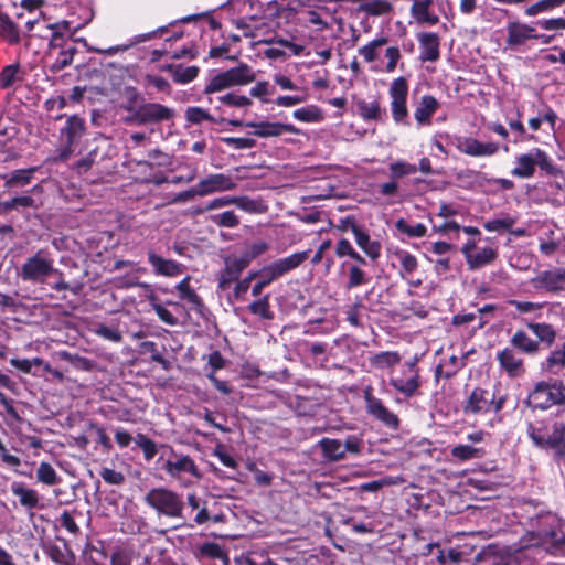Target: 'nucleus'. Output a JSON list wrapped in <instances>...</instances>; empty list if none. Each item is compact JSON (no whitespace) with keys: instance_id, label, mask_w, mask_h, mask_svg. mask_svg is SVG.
Masks as SVG:
<instances>
[{"instance_id":"nucleus-59","label":"nucleus","mask_w":565,"mask_h":565,"mask_svg":"<svg viewBox=\"0 0 565 565\" xmlns=\"http://www.w3.org/2000/svg\"><path fill=\"white\" fill-rule=\"evenodd\" d=\"M100 477L108 484L119 486L125 482L124 473L110 468H103L100 471Z\"/></svg>"},{"instance_id":"nucleus-58","label":"nucleus","mask_w":565,"mask_h":565,"mask_svg":"<svg viewBox=\"0 0 565 565\" xmlns=\"http://www.w3.org/2000/svg\"><path fill=\"white\" fill-rule=\"evenodd\" d=\"M515 223L512 217L493 218L484 223V228L489 232L505 231L509 230Z\"/></svg>"},{"instance_id":"nucleus-5","label":"nucleus","mask_w":565,"mask_h":565,"mask_svg":"<svg viewBox=\"0 0 565 565\" xmlns=\"http://www.w3.org/2000/svg\"><path fill=\"white\" fill-rule=\"evenodd\" d=\"M55 273L57 270L54 268L53 259L41 249L25 259L18 275L23 281L43 284Z\"/></svg>"},{"instance_id":"nucleus-17","label":"nucleus","mask_w":565,"mask_h":565,"mask_svg":"<svg viewBox=\"0 0 565 565\" xmlns=\"http://www.w3.org/2000/svg\"><path fill=\"white\" fill-rule=\"evenodd\" d=\"M533 38H536L535 29L525 23L510 22L507 25L505 43L510 47L524 45L529 40H532Z\"/></svg>"},{"instance_id":"nucleus-4","label":"nucleus","mask_w":565,"mask_h":565,"mask_svg":"<svg viewBox=\"0 0 565 565\" xmlns=\"http://www.w3.org/2000/svg\"><path fill=\"white\" fill-rule=\"evenodd\" d=\"M163 469L171 479L177 480L182 487H189L193 483L189 477L195 480H201L203 477L193 458L175 451H171Z\"/></svg>"},{"instance_id":"nucleus-25","label":"nucleus","mask_w":565,"mask_h":565,"mask_svg":"<svg viewBox=\"0 0 565 565\" xmlns=\"http://www.w3.org/2000/svg\"><path fill=\"white\" fill-rule=\"evenodd\" d=\"M512 348L520 350L521 352L534 355L540 350V343L533 340L525 331L518 330L510 339Z\"/></svg>"},{"instance_id":"nucleus-60","label":"nucleus","mask_w":565,"mask_h":565,"mask_svg":"<svg viewBox=\"0 0 565 565\" xmlns=\"http://www.w3.org/2000/svg\"><path fill=\"white\" fill-rule=\"evenodd\" d=\"M287 273H289V270L282 258L265 267V275H271V278H275V280Z\"/></svg>"},{"instance_id":"nucleus-32","label":"nucleus","mask_w":565,"mask_h":565,"mask_svg":"<svg viewBox=\"0 0 565 565\" xmlns=\"http://www.w3.org/2000/svg\"><path fill=\"white\" fill-rule=\"evenodd\" d=\"M529 330L537 338L539 342L552 345L556 339L555 329L548 323L529 322L526 323Z\"/></svg>"},{"instance_id":"nucleus-48","label":"nucleus","mask_w":565,"mask_h":565,"mask_svg":"<svg viewBox=\"0 0 565 565\" xmlns=\"http://www.w3.org/2000/svg\"><path fill=\"white\" fill-rule=\"evenodd\" d=\"M394 255L405 274L411 275L417 269V259L411 253L406 250H396Z\"/></svg>"},{"instance_id":"nucleus-21","label":"nucleus","mask_w":565,"mask_h":565,"mask_svg":"<svg viewBox=\"0 0 565 565\" xmlns=\"http://www.w3.org/2000/svg\"><path fill=\"white\" fill-rule=\"evenodd\" d=\"M420 60L435 62L439 58V38L436 33L422 32L417 35Z\"/></svg>"},{"instance_id":"nucleus-11","label":"nucleus","mask_w":565,"mask_h":565,"mask_svg":"<svg viewBox=\"0 0 565 565\" xmlns=\"http://www.w3.org/2000/svg\"><path fill=\"white\" fill-rule=\"evenodd\" d=\"M462 254L467 260V265L470 270L479 269L486 265L493 263L498 253L492 247H483L477 249L476 243L473 241H469L461 248Z\"/></svg>"},{"instance_id":"nucleus-38","label":"nucleus","mask_w":565,"mask_h":565,"mask_svg":"<svg viewBox=\"0 0 565 565\" xmlns=\"http://www.w3.org/2000/svg\"><path fill=\"white\" fill-rule=\"evenodd\" d=\"M401 361V355L394 351L380 352L370 359V363L380 370L393 366Z\"/></svg>"},{"instance_id":"nucleus-34","label":"nucleus","mask_w":565,"mask_h":565,"mask_svg":"<svg viewBox=\"0 0 565 565\" xmlns=\"http://www.w3.org/2000/svg\"><path fill=\"white\" fill-rule=\"evenodd\" d=\"M295 119L301 122H320L323 119V113L317 105H308L298 108L292 113Z\"/></svg>"},{"instance_id":"nucleus-54","label":"nucleus","mask_w":565,"mask_h":565,"mask_svg":"<svg viewBox=\"0 0 565 565\" xmlns=\"http://www.w3.org/2000/svg\"><path fill=\"white\" fill-rule=\"evenodd\" d=\"M185 118L189 122L199 125L204 120L214 121V118L204 109L200 107H189L185 110Z\"/></svg>"},{"instance_id":"nucleus-20","label":"nucleus","mask_w":565,"mask_h":565,"mask_svg":"<svg viewBox=\"0 0 565 565\" xmlns=\"http://www.w3.org/2000/svg\"><path fill=\"white\" fill-rule=\"evenodd\" d=\"M351 231L354 235L356 245L367 257L375 260L381 256L382 247L379 241L371 239L370 235L355 224L351 226Z\"/></svg>"},{"instance_id":"nucleus-30","label":"nucleus","mask_w":565,"mask_h":565,"mask_svg":"<svg viewBox=\"0 0 565 565\" xmlns=\"http://www.w3.org/2000/svg\"><path fill=\"white\" fill-rule=\"evenodd\" d=\"M233 86H244L255 81V73L247 64H239L226 71Z\"/></svg>"},{"instance_id":"nucleus-43","label":"nucleus","mask_w":565,"mask_h":565,"mask_svg":"<svg viewBox=\"0 0 565 565\" xmlns=\"http://www.w3.org/2000/svg\"><path fill=\"white\" fill-rule=\"evenodd\" d=\"M395 227L403 234L409 237H424L427 233V228L423 223L409 224L404 218H399L395 223Z\"/></svg>"},{"instance_id":"nucleus-56","label":"nucleus","mask_w":565,"mask_h":565,"mask_svg":"<svg viewBox=\"0 0 565 565\" xmlns=\"http://www.w3.org/2000/svg\"><path fill=\"white\" fill-rule=\"evenodd\" d=\"M221 140L236 150L252 149L256 145V141L250 138L224 137Z\"/></svg>"},{"instance_id":"nucleus-24","label":"nucleus","mask_w":565,"mask_h":565,"mask_svg":"<svg viewBox=\"0 0 565 565\" xmlns=\"http://www.w3.org/2000/svg\"><path fill=\"white\" fill-rule=\"evenodd\" d=\"M438 107L439 103L434 96L425 95L420 98L415 109L414 117L418 124H429L430 117L435 114Z\"/></svg>"},{"instance_id":"nucleus-29","label":"nucleus","mask_w":565,"mask_h":565,"mask_svg":"<svg viewBox=\"0 0 565 565\" xmlns=\"http://www.w3.org/2000/svg\"><path fill=\"white\" fill-rule=\"evenodd\" d=\"M323 457L329 461H339L344 459L342 441L332 438H323L319 441Z\"/></svg>"},{"instance_id":"nucleus-37","label":"nucleus","mask_w":565,"mask_h":565,"mask_svg":"<svg viewBox=\"0 0 565 565\" xmlns=\"http://www.w3.org/2000/svg\"><path fill=\"white\" fill-rule=\"evenodd\" d=\"M175 289L178 290L180 298L190 302L194 309L199 310L202 307L201 298L190 287V277L189 276H186L183 280H181L175 286Z\"/></svg>"},{"instance_id":"nucleus-10","label":"nucleus","mask_w":565,"mask_h":565,"mask_svg":"<svg viewBox=\"0 0 565 565\" xmlns=\"http://www.w3.org/2000/svg\"><path fill=\"white\" fill-rule=\"evenodd\" d=\"M531 284L536 290L558 294L565 290V267L543 270L531 279Z\"/></svg>"},{"instance_id":"nucleus-61","label":"nucleus","mask_w":565,"mask_h":565,"mask_svg":"<svg viewBox=\"0 0 565 565\" xmlns=\"http://www.w3.org/2000/svg\"><path fill=\"white\" fill-rule=\"evenodd\" d=\"M309 254H310V250H303V252H298V253H294L285 258H282L286 263V266L288 268V270H292L297 267H299L305 260L308 259L309 257Z\"/></svg>"},{"instance_id":"nucleus-40","label":"nucleus","mask_w":565,"mask_h":565,"mask_svg":"<svg viewBox=\"0 0 565 565\" xmlns=\"http://www.w3.org/2000/svg\"><path fill=\"white\" fill-rule=\"evenodd\" d=\"M209 221L218 227L234 228L239 224V217L234 211H224L209 216Z\"/></svg>"},{"instance_id":"nucleus-14","label":"nucleus","mask_w":565,"mask_h":565,"mask_svg":"<svg viewBox=\"0 0 565 565\" xmlns=\"http://www.w3.org/2000/svg\"><path fill=\"white\" fill-rule=\"evenodd\" d=\"M246 127L254 129V135L259 138L279 137L284 132L299 135L301 131L291 124H280L270 121H249Z\"/></svg>"},{"instance_id":"nucleus-64","label":"nucleus","mask_w":565,"mask_h":565,"mask_svg":"<svg viewBox=\"0 0 565 565\" xmlns=\"http://www.w3.org/2000/svg\"><path fill=\"white\" fill-rule=\"evenodd\" d=\"M250 257L243 256L237 259L227 260L226 268L230 269L235 276L239 277L241 273L248 266Z\"/></svg>"},{"instance_id":"nucleus-42","label":"nucleus","mask_w":565,"mask_h":565,"mask_svg":"<svg viewBox=\"0 0 565 565\" xmlns=\"http://www.w3.org/2000/svg\"><path fill=\"white\" fill-rule=\"evenodd\" d=\"M36 480L46 486H54L60 482L55 469L46 461H42L36 469Z\"/></svg>"},{"instance_id":"nucleus-49","label":"nucleus","mask_w":565,"mask_h":565,"mask_svg":"<svg viewBox=\"0 0 565 565\" xmlns=\"http://www.w3.org/2000/svg\"><path fill=\"white\" fill-rule=\"evenodd\" d=\"M218 100L227 106L236 107V108H247L252 105V99L244 95H238L235 93H227L221 97Z\"/></svg>"},{"instance_id":"nucleus-33","label":"nucleus","mask_w":565,"mask_h":565,"mask_svg":"<svg viewBox=\"0 0 565 565\" xmlns=\"http://www.w3.org/2000/svg\"><path fill=\"white\" fill-rule=\"evenodd\" d=\"M35 171L36 168L15 170L11 172L9 175L3 177V179L6 180L4 185L7 188L28 185L31 182Z\"/></svg>"},{"instance_id":"nucleus-44","label":"nucleus","mask_w":565,"mask_h":565,"mask_svg":"<svg viewBox=\"0 0 565 565\" xmlns=\"http://www.w3.org/2000/svg\"><path fill=\"white\" fill-rule=\"evenodd\" d=\"M199 554L201 557L222 559L225 565H228L230 563L227 554L217 543H204L203 545H201Z\"/></svg>"},{"instance_id":"nucleus-39","label":"nucleus","mask_w":565,"mask_h":565,"mask_svg":"<svg viewBox=\"0 0 565 565\" xmlns=\"http://www.w3.org/2000/svg\"><path fill=\"white\" fill-rule=\"evenodd\" d=\"M387 43L386 38H377L359 49V54L367 62H374L379 56V50Z\"/></svg>"},{"instance_id":"nucleus-18","label":"nucleus","mask_w":565,"mask_h":565,"mask_svg":"<svg viewBox=\"0 0 565 565\" xmlns=\"http://www.w3.org/2000/svg\"><path fill=\"white\" fill-rule=\"evenodd\" d=\"M458 149L471 157H490L498 152L499 146L495 142H481L475 138H465L459 142Z\"/></svg>"},{"instance_id":"nucleus-8","label":"nucleus","mask_w":565,"mask_h":565,"mask_svg":"<svg viewBox=\"0 0 565 565\" xmlns=\"http://www.w3.org/2000/svg\"><path fill=\"white\" fill-rule=\"evenodd\" d=\"M391 97V111L396 122L402 121L408 115L406 99L408 95V84L405 77L395 78L388 89Z\"/></svg>"},{"instance_id":"nucleus-55","label":"nucleus","mask_w":565,"mask_h":565,"mask_svg":"<svg viewBox=\"0 0 565 565\" xmlns=\"http://www.w3.org/2000/svg\"><path fill=\"white\" fill-rule=\"evenodd\" d=\"M136 444L143 451L146 460H151L156 456V443L148 438L147 436L139 434L136 438Z\"/></svg>"},{"instance_id":"nucleus-9","label":"nucleus","mask_w":565,"mask_h":565,"mask_svg":"<svg viewBox=\"0 0 565 565\" xmlns=\"http://www.w3.org/2000/svg\"><path fill=\"white\" fill-rule=\"evenodd\" d=\"M504 401V397H500L498 401H495L494 393L490 391L475 388L468 399L465 409L466 412H471L473 414L487 413L490 411L498 413L502 409Z\"/></svg>"},{"instance_id":"nucleus-12","label":"nucleus","mask_w":565,"mask_h":565,"mask_svg":"<svg viewBox=\"0 0 565 565\" xmlns=\"http://www.w3.org/2000/svg\"><path fill=\"white\" fill-rule=\"evenodd\" d=\"M391 385L406 397L414 396L419 386V374L414 363H406L401 376L392 377Z\"/></svg>"},{"instance_id":"nucleus-46","label":"nucleus","mask_w":565,"mask_h":565,"mask_svg":"<svg viewBox=\"0 0 565 565\" xmlns=\"http://www.w3.org/2000/svg\"><path fill=\"white\" fill-rule=\"evenodd\" d=\"M248 309L253 315L258 316L262 319L271 320L274 318V313L270 310L268 296H265L256 301H253L248 306Z\"/></svg>"},{"instance_id":"nucleus-26","label":"nucleus","mask_w":565,"mask_h":565,"mask_svg":"<svg viewBox=\"0 0 565 565\" xmlns=\"http://www.w3.org/2000/svg\"><path fill=\"white\" fill-rule=\"evenodd\" d=\"M163 71L169 72L173 81L178 84H188L195 79L199 75L200 68L198 66H186L168 64L162 67Z\"/></svg>"},{"instance_id":"nucleus-41","label":"nucleus","mask_w":565,"mask_h":565,"mask_svg":"<svg viewBox=\"0 0 565 565\" xmlns=\"http://www.w3.org/2000/svg\"><path fill=\"white\" fill-rule=\"evenodd\" d=\"M226 71L213 76L204 88L205 94H213L234 87Z\"/></svg>"},{"instance_id":"nucleus-7","label":"nucleus","mask_w":565,"mask_h":565,"mask_svg":"<svg viewBox=\"0 0 565 565\" xmlns=\"http://www.w3.org/2000/svg\"><path fill=\"white\" fill-rule=\"evenodd\" d=\"M127 109L132 111V115L125 119L126 122H134L137 125L169 120L174 115V111L171 108L158 103L142 104L137 109H132L131 107H128Z\"/></svg>"},{"instance_id":"nucleus-50","label":"nucleus","mask_w":565,"mask_h":565,"mask_svg":"<svg viewBox=\"0 0 565 565\" xmlns=\"http://www.w3.org/2000/svg\"><path fill=\"white\" fill-rule=\"evenodd\" d=\"M93 331L95 334L111 342L118 343L122 340V335L118 329L105 326L103 323L96 324Z\"/></svg>"},{"instance_id":"nucleus-51","label":"nucleus","mask_w":565,"mask_h":565,"mask_svg":"<svg viewBox=\"0 0 565 565\" xmlns=\"http://www.w3.org/2000/svg\"><path fill=\"white\" fill-rule=\"evenodd\" d=\"M360 10L372 15H381L391 10V4L383 0H375L362 3Z\"/></svg>"},{"instance_id":"nucleus-19","label":"nucleus","mask_w":565,"mask_h":565,"mask_svg":"<svg viewBox=\"0 0 565 565\" xmlns=\"http://www.w3.org/2000/svg\"><path fill=\"white\" fill-rule=\"evenodd\" d=\"M148 262L156 275L174 277L183 273L184 266L172 259H166L154 252H148Z\"/></svg>"},{"instance_id":"nucleus-6","label":"nucleus","mask_w":565,"mask_h":565,"mask_svg":"<svg viewBox=\"0 0 565 565\" xmlns=\"http://www.w3.org/2000/svg\"><path fill=\"white\" fill-rule=\"evenodd\" d=\"M536 166L548 174L557 172L547 154L539 148H533L530 152L516 157V166L512 169L511 173L514 177L527 179L534 174Z\"/></svg>"},{"instance_id":"nucleus-35","label":"nucleus","mask_w":565,"mask_h":565,"mask_svg":"<svg viewBox=\"0 0 565 565\" xmlns=\"http://www.w3.org/2000/svg\"><path fill=\"white\" fill-rule=\"evenodd\" d=\"M0 35L10 44H15L20 41V34L14 22L3 13H0Z\"/></svg>"},{"instance_id":"nucleus-52","label":"nucleus","mask_w":565,"mask_h":565,"mask_svg":"<svg viewBox=\"0 0 565 565\" xmlns=\"http://www.w3.org/2000/svg\"><path fill=\"white\" fill-rule=\"evenodd\" d=\"M367 280L366 274L358 265H351L349 267V280L347 282L348 289L364 285Z\"/></svg>"},{"instance_id":"nucleus-13","label":"nucleus","mask_w":565,"mask_h":565,"mask_svg":"<svg viewBox=\"0 0 565 565\" xmlns=\"http://www.w3.org/2000/svg\"><path fill=\"white\" fill-rule=\"evenodd\" d=\"M196 186L199 190V196H206L217 192L234 190L236 188V183L230 175L215 173L200 180Z\"/></svg>"},{"instance_id":"nucleus-27","label":"nucleus","mask_w":565,"mask_h":565,"mask_svg":"<svg viewBox=\"0 0 565 565\" xmlns=\"http://www.w3.org/2000/svg\"><path fill=\"white\" fill-rule=\"evenodd\" d=\"M356 107L359 116L366 121L382 120L385 116V110L381 108L377 100L367 102L360 99L356 102Z\"/></svg>"},{"instance_id":"nucleus-28","label":"nucleus","mask_w":565,"mask_h":565,"mask_svg":"<svg viewBox=\"0 0 565 565\" xmlns=\"http://www.w3.org/2000/svg\"><path fill=\"white\" fill-rule=\"evenodd\" d=\"M507 303L514 307L519 315L529 316L534 319L542 318V309L547 306V302H533L516 299H509Z\"/></svg>"},{"instance_id":"nucleus-53","label":"nucleus","mask_w":565,"mask_h":565,"mask_svg":"<svg viewBox=\"0 0 565 565\" xmlns=\"http://www.w3.org/2000/svg\"><path fill=\"white\" fill-rule=\"evenodd\" d=\"M390 171L393 179H399L415 173L417 171V167L405 161H396L391 163Z\"/></svg>"},{"instance_id":"nucleus-22","label":"nucleus","mask_w":565,"mask_h":565,"mask_svg":"<svg viewBox=\"0 0 565 565\" xmlns=\"http://www.w3.org/2000/svg\"><path fill=\"white\" fill-rule=\"evenodd\" d=\"M431 4L433 0H412L411 15L420 24H437L439 18L430 11Z\"/></svg>"},{"instance_id":"nucleus-2","label":"nucleus","mask_w":565,"mask_h":565,"mask_svg":"<svg viewBox=\"0 0 565 565\" xmlns=\"http://www.w3.org/2000/svg\"><path fill=\"white\" fill-rule=\"evenodd\" d=\"M526 404L533 409L558 407L565 411V384L559 380L537 382L530 392Z\"/></svg>"},{"instance_id":"nucleus-23","label":"nucleus","mask_w":565,"mask_h":565,"mask_svg":"<svg viewBox=\"0 0 565 565\" xmlns=\"http://www.w3.org/2000/svg\"><path fill=\"white\" fill-rule=\"evenodd\" d=\"M11 492L19 498L20 504L25 509L31 510L40 507V498L34 489L26 488L20 482H13Z\"/></svg>"},{"instance_id":"nucleus-63","label":"nucleus","mask_w":565,"mask_h":565,"mask_svg":"<svg viewBox=\"0 0 565 565\" xmlns=\"http://www.w3.org/2000/svg\"><path fill=\"white\" fill-rule=\"evenodd\" d=\"M19 67L15 65H9L3 68L0 75V85L3 88L11 86L17 77Z\"/></svg>"},{"instance_id":"nucleus-1","label":"nucleus","mask_w":565,"mask_h":565,"mask_svg":"<svg viewBox=\"0 0 565 565\" xmlns=\"http://www.w3.org/2000/svg\"><path fill=\"white\" fill-rule=\"evenodd\" d=\"M527 435L533 444L542 449H553L555 456L565 458V420H556L551 426L540 422L527 425Z\"/></svg>"},{"instance_id":"nucleus-15","label":"nucleus","mask_w":565,"mask_h":565,"mask_svg":"<svg viewBox=\"0 0 565 565\" xmlns=\"http://www.w3.org/2000/svg\"><path fill=\"white\" fill-rule=\"evenodd\" d=\"M366 409L369 414L391 428H397L399 420L397 415L384 406L381 399L374 397L370 391H365Z\"/></svg>"},{"instance_id":"nucleus-45","label":"nucleus","mask_w":565,"mask_h":565,"mask_svg":"<svg viewBox=\"0 0 565 565\" xmlns=\"http://www.w3.org/2000/svg\"><path fill=\"white\" fill-rule=\"evenodd\" d=\"M483 450L468 445H457L451 449V456L461 461L470 460L473 458H481Z\"/></svg>"},{"instance_id":"nucleus-31","label":"nucleus","mask_w":565,"mask_h":565,"mask_svg":"<svg viewBox=\"0 0 565 565\" xmlns=\"http://www.w3.org/2000/svg\"><path fill=\"white\" fill-rule=\"evenodd\" d=\"M85 129L84 120L78 116H71L64 128H62V136L66 137V143L73 145L79 138Z\"/></svg>"},{"instance_id":"nucleus-36","label":"nucleus","mask_w":565,"mask_h":565,"mask_svg":"<svg viewBox=\"0 0 565 565\" xmlns=\"http://www.w3.org/2000/svg\"><path fill=\"white\" fill-rule=\"evenodd\" d=\"M233 205L250 214H260L266 211V206L262 203V201L250 199L246 195L233 196Z\"/></svg>"},{"instance_id":"nucleus-57","label":"nucleus","mask_w":565,"mask_h":565,"mask_svg":"<svg viewBox=\"0 0 565 565\" xmlns=\"http://www.w3.org/2000/svg\"><path fill=\"white\" fill-rule=\"evenodd\" d=\"M227 205H233V196H221L211 200L204 207H200L195 211L196 214H202L209 211L222 209Z\"/></svg>"},{"instance_id":"nucleus-62","label":"nucleus","mask_w":565,"mask_h":565,"mask_svg":"<svg viewBox=\"0 0 565 565\" xmlns=\"http://www.w3.org/2000/svg\"><path fill=\"white\" fill-rule=\"evenodd\" d=\"M152 309L162 322L167 323L168 326L178 324V319L162 305L152 303Z\"/></svg>"},{"instance_id":"nucleus-3","label":"nucleus","mask_w":565,"mask_h":565,"mask_svg":"<svg viewBox=\"0 0 565 565\" xmlns=\"http://www.w3.org/2000/svg\"><path fill=\"white\" fill-rule=\"evenodd\" d=\"M143 500L159 514L169 518H182L183 515L184 504L181 497L168 488H153L146 493Z\"/></svg>"},{"instance_id":"nucleus-16","label":"nucleus","mask_w":565,"mask_h":565,"mask_svg":"<svg viewBox=\"0 0 565 565\" xmlns=\"http://www.w3.org/2000/svg\"><path fill=\"white\" fill-rule=\"evenodd\" d=\"M497 360L500 364V367L510 377L521 376L525 372L523 359L519 356V354L515 352V349L512 347H507L499 351L497 354Z\"/></svg>"},{"instance_id":"nucleus-47","label":"nucleus","mask_w":565,"mask_h":565,"mask_svg":"<svg viewBox=\"0 0 565 565\" xmlns=\"http://www.w3.org/2000/svg\"><path fill=\"white\" fill-rule=\"evenodd\" d=\"M547 369L550 371L561 370L565 367V343L553 350L546 359Z\"/></svg>"}]
</instances>
